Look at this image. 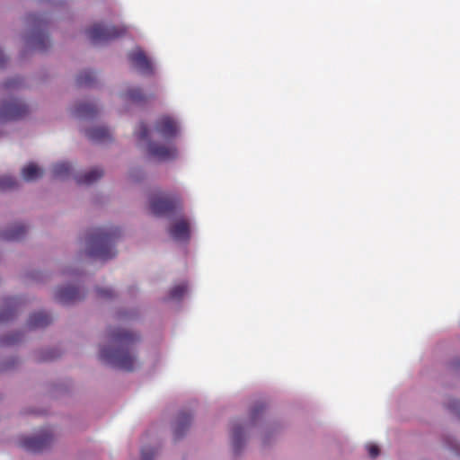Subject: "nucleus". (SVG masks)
I'll return each mask as SVG.
<instances>
[{
	"label": "nucleus",
	"instance_id": "obj_1",
	"mask_svg": "<svg viewBox=\"0 0 460 460\" xmlns=\"http://www.w3.org/2000/svg\"><path fill=\"white\" fill-rule=\"evenodd\" d=\"M138 341L139 336L132 332L124 329L111 330L110 344L101 349L99 358L113 367L128 372L133 371L137 366L134 346Z\"/></svg>",
	"mask_w": 460,
	"mask_h": 460
},
{
	"label": "nucleus",
	"instance_id": "obj_2",
	"mask_svg": "<svg viewBox=\"0 0 460 460\" xmlns=\"http://www.w3.org/2000/svg\"><path fill=\"white\" fill-rule=\"evenodd\" d=\"M119 234L120 231L117 227L93 229L87 236V255L101 261L113 258L117 253L113 246Z\"/></svg>",
	"mask_w": 460,
	"mask_h": 460
},
{
	"label": "nucleus",
	"instance_id": "obj_3",
	"mask_svg": "<svg viewBox=\"0 0 460 460\" xmlns=\"http://www.w3.org/2000/svg\"><path fill=\"white\" fill-rule=\"evenodd\" d=\"M26 24L31 30L27 42L36 50H46L49 45V36L45 33L47 22L42 14L30 13L26 16Z\"/></svg>",
	"mask_w": 460,
	"mask_h": 460
},
{
	"label": "nucleus",
	"instance_id": "obj_4",
	"mask_svg": "<svg viewBox=\"0 0 460 460\" xmlns=\"http://www.w3.org/2000/svg\"><path fill=\"white\" fill-rule=\"evenodd\" d=\"M85 33L93 44H99L124 36L127 28L123 25L106 26L102 23H94L85 31Z\"/></svg>",
	"mask_w": 460,
	"mask_h": 460
},
{
	"label": "nucleus",
	"instance_id": "obj_5",
	"mask_svg": "<svg viewBox=\"0 0 460 460\" xmlns=\"http://www.w3.org/2000/svg\"><path fill=\"white\" fill-rule=\"evenodd\" d=\"M181 207V199L178 196L154 195L150 199V210L155 216H167L178 210Z\"/></svg>",
	"mask_w": 460,
	"mask_h": 460
},
{
	"label": "nucleus",
	"instance_id": "obj_6",
	"mask_svg": "<svg viewBox=\"0 0 460 460\" xmlns=\"http://www.w3.org/2000/svg\"><path fill=\"white\" fill-rule=\"evenodd\" d=\"M53 441L50 429H46L34 437H22L19 439V446L32 453H40L47 449Z\"/></svg>",
	"mask_w": 460,
	"mask_h": 460
},
{
	"label": "nucleus",
	"instance_id": "obj_7",
	"mask_svg": "<svg viewBox=\"0 0 460 460\" xmlns=\"http://www.w3.org/2000/svg\"><path fill=\"white\" fill-rule=\"evenodd\" d=\"M28 112L26 104L17 99H11L0 104V122L22 119Z\"/></svg>",
	"mask_w": 460,
	"mask_h": 460
},
{
	"label": "nucleus",
	"instance_id": "obj_8",
	"mask_svg": "<svg viewBox=\"0 0 460 460\" xmlns=\"http://www.w3.org/2000/svg\"><path fill=\"white\" fill-rule=\"evenodd\" d=\"M128 58L131 65L142 75H152L154 74V66L151 60L146 53L139 48L131 50L128 54Z\"/></svg>",
	"mask_w": 460,
	"mask_h": 460
},
{
	"label": "nucleus",
	"instance_id": "obj_9",
	"mask_svg": "<svg viewBox=\"0 0 460 460\" xmlns=\"http://www.w3.org/2000/svg\"><path fill=\"white\" fill-rule=\"evenodd\" d=\"M149 155L158 161H170L177 157L178 152L173 145H160L155 142H148Z\"/></svg>",
	"mask_w": 460,
	"mask_h": 460
},
{
	"label": "nucleus",
	"instance_id": "obj_10",
	"mask_svg": "<svg viewBox=\"0 0 460 460\" xmlns=\"http://www.w3.org/2000/svg\"><path fill=\"white\" fill-rule=\"evenodd\" d=\"M155 130L161 137L169 140L177 136L179 128L172 118L169 116H163L156 120L155 124Z\"/></svg>",
	"mask_w": 460,
	"mask_h": 460
},
{
	"label": "nucleus",
	"instance_id": "obj_11",
	"mask_svg": "<svg viewBox=\"0 0 460 460\" xmlns=\"http://www.w3.org/2000/svg\"><path fill=\"white\" fill-rule=\"evenodd\" d=\"M170 236L175 241L186 242L190 239V223L185 218H179L169 228Z\"/></svg>",
	"mask_w": 460,
	"mask_h": 460
},
{
	"label": "nucleus",
	"instance_id": "obj_12",
	"mask_svg": "<svg viewBox=\"0 0 460 460\" xmlns=\"http://www.w3.org/2000/svg\"><path fill=\"white\" fill-rule=\"evenodd\" d=\"M84 296L78 288L72 286L58 288L55 292V299L61 304H71Z\"/></svg>",
	"mask_w": 460,
	"mask_h": 460
},
{
	"label": "nucleus",
	"instance_id": "obj_13",
	"mask_svg": "<svg viewBox=\"0 0 460 460\" xmlns=\"http://www.w3.org/2000/svg\"><path fill=\"white\" fill-rule=\"evenodd\" d=\"M192 420V415L181 411L178 414L174 427H173V436L175 439L181 438L185 432L188 430Z\"/></svg>",
	"mask_w": 460,
	"mask_h": 460
},
{
	"label": "nucleus",
	"instance_id": "obj_14",
	"mask_svg": "<svg viewBox=\"0 0 460 460\" xmlns=\"http://www.w3.org/2000/svg\"><path fill=\"white\" fill-rule=\"evenodd\" d=\"M85 135L90 140L98 143H105L111 139L110 129L104 127H95L87 129Z\"/></svg>",
	"mask_w": 460,
	"mask_h": 460
},
{
	"label": "nucleus",
	"instance_id": "obj_15",
	"mask_svg": "<svg viewBox=\"0 0 460 460\" xmlns=\"http://www.w3.org/2000/svg\"><path fill=\"white\" fill-rule=\"evenodd\" d=\"M27 228L22 225H15L0 234V238L5 241H19L22 239Z\"/></svg>",
	"mask_w": 460,
	"mask_h": 460
},
{
	"label": "nucleus",
	"instance_id": "obj_16",
	"mask_svg": "<svg viewBox=\"0 0 460 460\" xmlns=\"http://www.w3.org/2000/svg\"><path fill=\"white\" fill-rule=\"evenodd\" d=\"M98 112L97 107L92 102H82L75 107L74 113L76 117L82 119H90Z\"/></svg>",
	"mask_w": 460,
	"mask_h": 460
},
{
	"label": "nucleus",
	"instance_id": "obj_17",
	"mask_svg": "<svg viewBox=\"0 0 460 460\" xmlns=\"http://www.w3.org/2000/svg\"><path fill=\"white\" fill-rule=\"evenodd\" d=\"M103 171L102 169L94 168L84 174L75 175V179L78 184L89 185L95 182L97 180L101 179Z\"/></svg>",
	"mask_w": 460,
	"mask_h": 460
},
{
	"label": "nucleus",
	"instance_id": "obj_18",
	"mask_svg": "<svg viewBox=\"0 0 460 460\" xmlns=\"http://www.w3.org/2000/svg\"><path fill=\"white\" fill-rule=\"evenodd\" d=\"M50 323L51 317L44 312L32 314L28 320V325L31 328L45 327L49 325Z\"/></svg>",
	"mask_w": 460,
	"mask_h": 460
},
{
	"label": "nucleus",
	"instance_id": "obj_19",
	"mask_svg": "<svg viewBox=\"0 0 460 460\" xmlns=\"http://www.w3.org/2000/svg\"><path fill=\"white\" fill-rule=\"evenodd\" d=\"M42 174L43 171L33 163L29 164L22 170V178L27 181H35L40 178Z\"/></svg>",
	"mask_w": 460,
	"mask_h": 460
},
{
	"label": "nucleus",
	"instance_id": "obj_20",
	"mask_svg": "<svg viewBox=\"0 0 460 460\" xmlns=\"http://www.w3.org/2000/svg\"><path fill=\"white\" fill-rule=\"evenodd\" d=\"M72 167L68 163H58L52 167V174L56 179H66L71 174Z\"/></svg>",
	"mask_w": 460,
	"mask_h": 460
},
{
	"label": "nucleus",
	"instance_id": "obj_21",
	"mask_svg": "<svg viewBox=\"0 0 460 460\" xmlns=\"http://www.w3.org/2000/svg\"><path fill=\"white\" fill-rule=\"evenodd\" d=\"M243 431L241 426H234L232 433V444L234 454H238L243 445Z\"/></svg>",
	"mask_w": 460,
	"mask_h": 460
},
{
	"label": "nucleus",
	"instance_id": "obj_22",
	"mask_svg": "<svg viewBox=\"0 0 460 460\" xmlns=\"http://www.w3.org/2000/svg\"><path fill=\"white\" fill-rule=\"evenodd\" d=\"M187 291H188L187 283L181 282L180 284L173 286L170 289L169 294H168V298L170 300L179 301L184 296V295L187 293Z\"/></svg>",
	"mask_w": 460,
	"mask_h": 460
},
{
	"label": "nucleus",
	"instance_id": "obj_23",
	"mask_svg": "<svg viewBox=\"0 0 460 460\" xmlns=\"http://www.w3.org/2000/svg\"><path fill=\"white\" fill-rule=\"evenodd\" d=\"M124 97L126 100L133 102H144L146 100V95L143 93L140 88H130L125 93Z\"/></svg>",
	"mask_w": 460,
	"mask_h": 460
},
{
	"label": "nucleus",
	"instance_id": "obj_24",
	"mask_svg": "<svg viewBox=\"0 0 460 460\" xmlns=\"http://www.w3.org/2000/svg\"><path fill=\"white\" fill-rule=\"evenodd\" d=\"M95 82V75L93 71H83L76 77L79 86H92Z\"/></svg>",
	"mask_w": 460,
	"mask_h": 460
},
{
	"label": "nucleus",
	"instance_id": "obj_25",
	"mask_svg": "<svg viewBox=\"0 0 460 460\" xmlns=\"http://www.w3.org/2000/svg\"><path fill=\"white\" fill-rule=\"evenodd\" d=\"M17 185V181L14 178L11 176H3L0 177V190H9L13 189Z\"/></svg>",
	"mask_w": 460,
	"mask_h": 460
},
{
	"label": "nucleus",
	"instance_id": "obj_26",
	"mask_svg": "<svg viewBox=\"0 0 460 460\" xmlns=\"http://www.w3.org/2000/svg\"><path fill=\"white\" fill-rule=\"evenodd\" d=\"M135 134L138 140L146 141V140H148V137H149V129L145 123L141 122L138 125V128H137V131L135 132Z\"/></svg>",
	"mask_w": 460,
	"mask_h": 460
},
{
	"label": "nucleus",
	"instance_id": "obj_27",
	"mask_svg": "<svg viewBox=\"0 0 460 460\" xmlns=\"http://www.w3.org/2000/svg\"><path fill=\"white\" fill-rule=\"evenodd\" d=\"M21 84H22V80L19 77H15V78H10V79L6 80L4 83L3 87L4 90H12V89L18 88Z\"/></svg>",
	"mask_w": 460,
	"mask_h": 460
},
{
	"label": "nucleus",
	"instance_id": "obj_28",
	"mask_svg": "<svg viewBox=\"0 0 460 460\" xmlns=\"http://www.w3.org/2000/svg\"><path fill=\"white\" fill-rule=\"evenodd\" d=\"M96 294L99 298L102 299H109L113 297L114 291L111 288H96Z\"/></svg>",
	"mask_w": 460,
	"mask_h": 460
},
{
	"label": "nucleus",
	"instance_id": "obj_29",
	"mask_svg": "<svg viewBox=\"0 0 460 460\" xmlns=\"http://www.w3.org/2000/svg\"><path fill=\"white\" fill-rule=\"evenodd\" d=\"M155 454V449L151 447H144L141 450V460H153Z\"/></svg>",
	"mask_w": 460,
	"mask_h": 460
},
{
	"label": "nucleus",
	"instance_id": "obj_30",
	"mask_svg": "<svg viewBox=\"0 0 460 460\" xmlns=\"http://www.w3.org/2000/svg\"><path fill=\"white\" fill-rule=\"evenodd\" d=\"M19 334H12L2 339L1 343L4 345H12L19 341Z\"/></svg>",
	"mask_w": 460,
	"mask_h": 460
},
{
	"label": "nucleus",
	"instance_id": "obj_31",
	"mask_svg": "<svg viewBox=\"0 0 460 460\" xmlns=\"http://www.w3.org/2000/svg\"><path fill=\"white\" fill-rule=\"evenodd\" d=\"M447 407L460 417V401L456 399L450 400Z\"/></svg>",
	"mask_w": 460,
	"mask_h": 460
},
{
	"label": "nucleus",
	"instance_id": "obj_32",
	"mask_svg": "<svg viewBox=\"0 0 460 460\" xmlns=\"http://www.w3.org/2000/svg\"><path fill=\"white\" fill-rule=\"evenodd\" d=\"M367 449L371 458H376L380 452L379 447L375 444H368Z\"/></svg>",
	"mask_w": 460,
	"mask_h": 460
},
{
	"label": "nucleus",
	"instance_id": "obj_33",
	"mask_svg": "<svg viewBox=\"0 0 460 460\" xmlns=\"http://www.w3.org/2000/svg\"><path fill=\"white\" fill-rule=\"evenodd\" d=\"M264 409H265V405L263 403H260V404L254 406V408L252 411V418L253 420H255L258 417V415L261 411H263Z\"/></svg>",
	"mask_w": 460,
	"mask_h": 460
},
{
	"label": "nucleus",
	"instance_id": "obj_34",
	"mask_svg": "<svg viewBox=\"0 0 460 460\" xmlns=\"http://www.w3.org/2000/svg\"><path fill=\"white\" fill-rule=\"evenodd\" d=\"M6 61L5 56L3 54L2 50L0 49V67H2Z\"/></svg>",
	"mask_w": 460,
	"mask_h": 460
},
{
	"label": "nucleus",
	"instance_id": "obj_35",
	"mask_svg": "<svg viewBox=\"0 0 460 460\" xmlns=\"http://www.w3.org/2000/svg\"><path fill=\"white\" fill-rule=\"evenodd\" d=\"M58 357L53 351L49 353V355L44 357V359H54Z\"/></svg>",
	"mask_w": 460,
	"mask_h": 460
},
{
	"label": "nucleus",
	"instance_id": "obj_36",
	"mask_svg": "<svg viewBox=\"0 0 460 460\" xmlns=\"http://www.w3.org/2000/svg\"><path fill=\"white\" fill-rule=\"evenodd\" d=\"M11 317V314H2L0 316V320L4 321V320H8L9 318Z\"/></svg>",
	"mask_w": 460,
	"mask_h": 460
}]
</instances>
